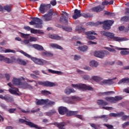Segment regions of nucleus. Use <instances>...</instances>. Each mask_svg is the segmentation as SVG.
<instances>
[{"instance_id": "obj_49", "label": "nucleus", "mask_w": 129, "mask_h": 129, "mask_svg": "<svg viewBox=\"0 0 129 129\" xmlns=\"http://www.w3.org/2000/svg\"><path fill=\"white\" fill-rule=\"evenodd\" d=\"M104 15H107L108 16H110V17H115V14H114V13H111L107 11L105 12Z\"/></svg>"}, {"instance_id": "obj_33", "label": "nucleus", "mask_w": 129, "mask_h": 129, "mask_svg": "<svg viewBox=\"0 0 129 129\" xmlns=\"http://www.w3.org/2000/svg\"><path fill=\"white\" fill-rule=\"evenodd\" d=\"M33 47L36 50H38V51H43V50H44V48H43L42 46L38 44H33Z\"/></svg>"}, {"instance_id": "obj_26", "label": "nucleus", "mask_w": 129, "mask_h": 129, "mask_svg": "<svg viewBox=\"0 0 129 129\" xmlns=\"http://www.w3.org/2000/svg\"><path fill=\"white\" fill-rule=\"evenodd\" d=\"M74 92H75V90H74V89H70L67 88L64 90V93H66V94H67L68 95H69L70 93H74Z\"/></svg>"}, {"instance_id": "obj_12", "label": "nucleus", "mask_w": 129, "mask_h": 129, "mask_svg": "<svg viewBox=\"0 0 129 129\" xmlns=\"http://www.w3.org/2000/svg\"><path fill=\"white\" fill-rule=\"evenodd\" d=\"M38 84L42 85L43 86H47V87H53V86H57V84L53 82L38 81Z\"/></svg>"}, {"instance_id": "obj_9", "label": "nucleus", "mask_w": 129, "mask_h": 129, "mask_svg": "<svg viewBox=\"0 0 129 129\" xmlns=\"http://www.w3.org/2000/svg\"><path fill=\"white\" fill-rule=\"evenodd\" d=\"M19 122H22V123H24V122H25V124H27V125L30 126V127H34V128H37V129L42 128L41 126H38V125L34 124L33 122L31 121H28L26 120H24L23 119H20Z\"/></svg>"}, {"instance_id": "obj_43", "label": "nucleus", "mask_w": 129, "mask_h": 129, "mask_svg": "<svg viewBox=\"0 0 129 129\" xmlns=\"http://www.w3.org/2000/svg\"><path fill=\"white\" fill-rule=\"evenodd\" d=\"M17 63H18V64H20V65H26L27 64V62H26V61H25L24 60H23L21 59H18L17 60Z\"/></svg>"}, {"instance_id": "obj_55", "label": "nucleus", "mask_w": 129, "mask_h": 129, "mask_svg": "<svg viewBox=\"0 0 129 129\" xmlns=\"http://www.w3.org/2000/svg\"><path fill=\"white\" fill-rule=\"evenodd\" d=\"M29 41L30 42H36V41H37V38L33 36H30L29 38Z\"/></svg>"}, {"instance_id": "obj_40", "label": "nucleus", "mask_w": 129, "mask_h": 129, "mask_svg": "<svg viewBox=\"0 0 129 129\" xmlns=\"http://www.w3.org/2000/svg\"><path fill=\"white\" fill-rule=\"evenodd\" d=\"M90 66L91 67H97L98 66V62L95 60H92L90 62Z\"/></svg>"}, {"instance_id": "obj_45", "label": "nucleus", "mask_w": 129, "mask_h": 129, "mask_svg": "<svg viewBox=\"0 0 129 129\" xmlns=\"http://www.w3.org/2000/svg\"><path fill=\"white\" fill-rule=\"evenodd\" d=\"M122 99V97H121L120 96H116L115 97H114V102L115 103V102H117V101H119V100H121Z\"/></svg>"}, {"instance_id": "obj_29", "label": "nucleus", "mask_w": 129, "mask_h": 129, "mask_svg": "<svg viewBox=\"0 0 129 129\" xmlns=\"http://www.w3.org/2000/svg\"><path fill=\"white\" fill-rule=\"evenodd\" d=\"M78 113V111H68L67 112V116H72V115H76Z\"/></svg>"}, {"instance_id": "obj_53", "label": "nucleus", "mask_w": 129, "mask_h": 129, "mask_svg": "<svg viewBox=\"0 0 129 129\" xmlns=\"http://www.w3.org/2000/svg\"><path fill=\"white\" fill-rule=\"evenodd\" d=\"M63 30H64L66 32H72V28H71V27H64V28H63Z\"/></svg>"}, {"instance_id": "obj_10", "label": "nucleus", "mask_w": 129, "mask_h": 129, "mask_svg": "<svg viewBox=\"0 0 129 129\" xmlns=\"http://www.w3.org/2000/svg\"><path fill=\"white\" fill-rule=\"evenodd\" d=\"M8 86H10V87L11 88V89H10L9 90V92L11 93V94H14V95H21V94L20 93V91H19V89L17 88H13V85H12V83H10L8 84Z\"/></svg>"}, {"instance_id": "obj_61", "label": "nucleus", "mask_w": 129, "mask_h": 129, "mask_svg": "<svg viewBox=\"0 0 129 129\" xmlns=\"http://www.w3.org/2000/svg\"><path fill=\"white\" fill-rule=\"evenodd\" d=\"M120 53L121 55H127V54H128V51H121Z\"/></svg>"}, {"instance_id": "obj_1", "label": "nucleus", "mask_w": 129, "mask_h": 129, "mask_svg": "<svg viewBox=\"0 0 129 129\" xmlns=\"http://www.w3.org/2000/svg\"><path fill=\"white\" fill-rule=\"evenodd\" d=\"M113 23H114V21L113 20H106L103 22L98 21L96 22V23L89 22V25H90V26H95L96 27L98 26V25H102L103 24V28L104 30H109Z\"/></svg>"}, {"instance_id": "obj_6", "label": "nucleus", "mask_w": 129, "mask_h": 129, "mask_svg": "<svg viewBox=\"0 0 129 129\" xmlns=\"http://www.w3.org/2000/svg\"><path fill=\"white\" fill-rule=\"evenodd\" d=\"M72 87L75 88V89H79V90H82L84 91L85 90H93V88L90 86H87L84 84H72Z\"/></svg>"}, {"instance_id": "obj_47", "label": "nucleus", "mask_w": 129, "mask_h": 129, "mask_svg": "<svg viewBox=\"0 0 129 129\" xmlns=\"http://www.w3.org/2000/svg\"><path fill=\"white\" fill-rule=\"evenodd\" d=\"M21 37H22V38H24V39H29V37H30V34H26L25 33H21Z\"/></svg>"}, {"instance_id": "obj_15", "label": "nucleus", "mask_w": 129, "mask_h": 129, "mask_svg": "<svg viewBox=\"0 0 129 129\" xmlns=\"http://www.w3.org/2000/svg\"><path fill=\"white\" fill-rule=\"evenodd\" d=\"M81 16V11L80 10H78V9H75L74 11V14L73 16V18L74 20H76L78 19V18H80Z\"/></svg>"}, {"instance_id": "obj_27", "label": "nucleus", "mask_w": 129, "mask_h": 129, "mask_svg": "<svg viewBox=\"0 0 129 129\" xmlns=\"http://www.w3.org/2000/svg\"><path fill=\"white\" fill-rule=\"evenodd\" d=\"M50 46L53 48L54 49H59V50H62L63 48L61 47V46L56 44V43H51L50 44Z\"/></svg>"}, {"instance_id": "obj_57", "label": "nucleus", "mask_w": 129, "mask_h": 129, "mask_svg": "<svg viewBox=\"0 0 129 129\" xmlns=\"http://www.w3.org/2000/svg\"><path fill=\"white\" fill-rule=\"evenodd\" d=\"M102 109H106V110H112V109H113V108L111 107H102Z\"/></svg>"}, {"instance_id": "obj_36", "label": "nucleus", "mask_w": 129, "mask_h": 129, "mask_svg": "<svg viewBox=\"0 0 129 129\" xmlns=\"http://www.w3.org/2000/svg\"><path fill=\"white\" fill-rule=\"evenodd\" d=\"M42 56H45V57H52L53 54L51 52L48 51H44L41 53Z\"/></svg>"}, {"instance_id": "obj_19", "label": "nucleus", "mask_w": 129, "mask_h": 129, "mask_svg": "<svg viewBox=\"0 0 129 129\" xmlns=\"http://www.w3.org/2000/svg\"><path fill=\"white\" fill-rule=\"evenodd\" d=\"M48 101V100L46 99H40V100H36V105H45L46 102Z\"/></svg>"}, {"instance_id": "obj_31", "label": "nucleus", "mask_w": 129, "mask_h": 129, "mask_svg": "<svg viewBox=\"0 0 129 129\" xmlns=\"http://www.w3.org/2000/svg\"><path fill=\"white\" fill-rule=\"evenodd\" d=\"M5 101L7 102H13L14 101V99H13V97L10 95H7L5 97Z\"/></svg>"}, {"instance_id": "obj_30", "label": "nucleus", "mask_w": 129, "mask_h": 129, "mask_svg": "<svg viewBox=\"0 0 129 129\" xmlns=\"http://www.w3.org/2000/svg\"><path fill=\"white\" fill-rule=\"evenodd\" d=\"M76 32H78L79 34H80L81 33H83L84 31H85V29L82 28V27L78 26L76 28Z\"/></svg>"}, {"instance_id": "obj_4", "label": "nucleus", "mask_w": 129, "mask_h": 129, "mask_svg": "<svg viewBox=\"0 0 129 129\" xmlns=\"http://www.w3.org/2000/svg\"><path fill=\"white\" fill-rule=\"evenodd\" d=\"M12 82L14 85H17L19 87H22V88L24 89L27 88H28V89H33V87L27 83L23 85V83H22V80L21 79L14 78Z\"/></svg>"}, {"instance_id": "obj_25", "label": "nucleus", "mask_w": 129, "mask_h": 129, "mask_svg": "<svg viewBox=\"0 0 129 129\" xmlns=\"http://www.w3.org/2000/svg\"><path fill=\"white\" fill-rule=\"evenodd\" d=\"M114 94V91H108L105 92H100L98 93V95L99 96H102V95H110V94Z\"/></svg>"}, {"instance_id": "obj_39", "label": "nucleus", "mask_w": 129, "mask_h": 129, "mask_svg": "<svg viewBox=\"0 0 129 129\" xmlns=\"http://www.w3.org/2000/svg\"><path fill=\"white\" fill-rule=\"evenodd\" d=\"M102 6H107V5H113V0L110 1H104L102 3Z\"/></svg>"}, {"instance_id": "obj_28", "label": "nucleus", "mask_w": 129, "mask_h": 129, "mask_svg": "<svg viewBox=\"0 0 129 129\" xmlns=\"http://www.w3.org/2000/svg\"><path fill=\"white\" fill-rule=\"evenodd\" d=\"M55 124L60 129H64V127L66 125V123L61 122V123H55Z\"/></svg>"}, {"instance_id": "obj_22", "label": "nucleus", "mask_w": 129, "mask_h": 129, "mask_svg": "<svg viewBox=\"0 0 129 129\" xmlns=\"http://www.w3.org/2000/svg\"><path fill=\"white\" fill-rule=\"evenodd\" d=\"M77 100H80V98L76 96H73L71 97V98L70 99L69 103H74V102H72V101H77Z\"/></svg>"}, {"instance_id": "obj_34", "label": "nucleus", "mask_w": 129, "mask_h": 129, "mask_svg": "<svg viewBox=\"0 0 129 129\" xmlns=\"http://www.w3.org/2000/svg\"><path fill=\"white\" fill-rule=\"evenodd\" d=\"M48 72L52 74H57V75H61L62 74V72L60 71H54L51 69H48Z\"/></svg>"}, {"instance_id": "obj_13", "label": "nucleus", "mask_w": 129, "mask_h": 129, "mask_svg": "<svg viewBox=\"0 0 129 129\" xmlns=\"http://www.w3.org/2000/svg\"><path fill=\"white\" fill-rule=\"evenodd\" d=\"M52 16H53V12L49 11L47 14H45L43 16V21L44 22H48L52 20Z\"/></svg>"}, {"instance_id": "obj_51", "label": "nucleus", "mask_w": 129, "mask_h": 129, "mask_svg": "<svg viewBox=\"0 0 129 129\" xmlns=\"http://www.w3.org/2000/svg\"><path fill=\"white\" fill-rule=\"evenodd\" d=\"M4 9L5 11H7V12H8V13H10V12L12 11L11 7H10V6L8 5L4 7Z\"/></svg>"}, {"instance_id": "obj_2", "label": "nucleus", "mask_w": 129, "mask_h": 129, "mask_svg": "<svg viewBox=\"0 0 129 129\" xmlns=\"http://www.w3.org/2000/svg\"><path fill=\"white\" fill-rule=\"evenodd\" d=\"M20 53H21V54H23V55L25 56V57H27V58H30L33 61V62H34V63H35L36 64H38V65H41L42 66H43V65L49 64L47 60H45L43 59H39L35 57H32L29 54L27 53L23 50H21Z\"/></svg>"}, {"instance_id": "obj_46", "label": "nucleus", "mask_w": 129, "mask_h": 129, "mask_svg": "<svg viewBox=\"0 0 129 129\" xmlns=\"http://www.w3.org/2000/svg\"><path fill=\"white\" fill-rule=\"evenodd\" d=\"M87 46H83L79 47V50L80 51H83V52H85L87 50Z\"/></svg>"}, {"instance_id": "obj_59", "label": "nucleus", "mask_w": 129, "mask_h": 129, "mask_svg": "<svg viewBox=\"0 0 129 129\" xmlns=\"http://www.w3.org/2000/svg\"><path fill=\"white\" fill-rule=\"evenodd\" d=\"M53 6L54 7V6H56L57 5V2H56V0H52L50 1V6Z\"/></svg>"}, {"instance_id": "obj_21", "label": "nucleus", "mask_w": 129, "mask_h": 129, "mask_svg": "<svg viewBox=\"0 0 129 129\" xmlns=\"http://www.w3.org/2000/svg\"><path fill=\"white\" fill-rule=\"evenodd\" d=\"M30 32L31 33V34H39V35H42L44 34V32H43V30L34 29L33 28H31Z\"/></svg>"}, {"instance_id": "obj_14", "label": "nucleus", "mask_w": 129, "mask_h": 129, "mask_svg": "<svg viewBox=\"0 0 129 129\" xmlns=\"http://www.w3.org/2000/svg\"><path fill=\"white\" fill-rule=\"evenodd\" d=\"M85 34L87 35V39H89V40H94L95 39V36L93 35H97L94 31H88L85 33Z\"/></svg>"}, {"instance_id": "obj_48", "label": "nucleus", "mask_w": 129, "mask_h": 129, "mask_svg": "<svg viewBox=\"0 0 129 129\" xmlns=\"http://www.w3.org/2000/svg\"><path fill=\"white\" fill-rule=\"evenodd\" d=\"M4 61H5V62H6V63H8V64L10 63H13V62H14L13 60L10 59V58L8 57H4Z\"/></svg>"}, {"instance_id": "obj_37", "label": "nucleus", "mask_w": 129, "mask_h": 129, "mask_svg": "<svg viewBox=\"0 0 129 129\" xmlns=\"http://www.w3.org/2000/svg\"><path fill=\"white\" fill-rule=\"evenodd\" d=\"M94 118L96 119V118H104V120H105V121H107V120H108V117H107V115H103L101 116H96L94 117Z\"/></svg>"}, {"instance_id": "obj_35", "label": "nucleus", "mask_w": 129, "mask_h": 129, "mask_svg": "<svg viewBox=\"0 0 129 129\" xmlns=\"http://www.w3.org/2000/svg\"><path fill=\"white\" fill-rule=\"evenodd\" d=\"M121 83H127L129 84V78L122 79L118 82V84H121Z\"/></svg>"}, {"instance_id": "obj_62", "label": "nucleus", "mask_w": 129, "mask_h": 129, "mask_svg": "<svg viewBox=\"0 0 129 129\" xmlns=\"http://www.w3.org/2000/svg\"><path fill=\"white\" fill-rule=\"evenodd\" d=\"M10 113H14L16 111V109L11 108L8 110Z\"/></svg>"}, {"instance_id": "obj_23", "label": "nucleus", "mask_w": 129, "mask_h": 129, "mask_svg": "<svg viewBox=\"0 0 129 129\" xmlns=\"http://www.w3.org/2000/svg\"><path fill=\"white\" fill-rule=\"evenodd\" d=\"M124 114L123 112H120L118 113H111L109 114L110 116H113L114 117L122 116Z\"/></svg>"}, {"instance_id": "obj_16", "label": "nucleus", "mask_w": 129, "mask_h": 129, "mask_svg": "<svg viewBox=\"0 0 129 129\" xmlns=\"http://www.w3.org/2000/svg\"><path fill=\"white\" fill-rule=\"evenodd\" d=\"M58 112L59 114H61V115H64V114H66V113H67L68 111V109L65 107H59L58 109Z\"/></svg>"}, {"instance_id": "obj_42", "label": "nucleus", "mask_w": 129, "mask_h": 129, "mask_svg": "<svg viewBox=\"0 0 129 129\" xmlns=\"http://www.w3.org/2000/svg\"><path fill=\"white\" fill-rule=\"evenodd\" d=\"M97 103L99 105H102L105 106V105H107V102H105L102 100H99L97 101Z\"/></svg>"}, {"instance_id": "obj_64", "label": "nucleus", "mask_w": 129, "mask_h": 129, "mask_svg": "<svg viewBox=\"0 0 129 129\" xmlns=\"http://www.w3.org/2000/svg\"><path fill=\"white\" fill-rule=\"evenodd\" d=\"M81 58V57H80V56L75 55L74 56V60H76L77 61V60H79Z\"/></svg>"}, {"instance_id": "obj_60", "label": "nucleus", "mask_w": 129, "mask_h": 129, "mask_svg": "<svg viewBox=\"0 0 129 129\" xmlns=\"http://www.w3.org/2000/svg\"><path fill=\"white\" fill-rule=\"evenodd\" d=\"M128 125H129V122H125L122 125V126L123 128H125V127L128 126Z\"/></svg>"}, {"instance_id": "obj_58", "label": "nucleus", "mask_w": 129, "mask_h": 129, "mask_svg": "<svg viewBox=\"0 0 129 129\" xmlns=\"http://www.w3.org/2000/svg\"><path fill=\"white\" fill-rule=\"evenodd\" d=\"M129 119V116L126 115H123L121 119L122 120H126V119Z\"/></svg>"}, {"instance_id": "obj_3", "label": "nucleus", "mask_w": 129, "mask_h": 129, "mask_svg": "<svg viewBox=\"0 0 129 129\" xmlns=\"http://www.w3.org/2000/svg\"><path fill=\"white\" fill-rule=\"evenodd\" d=\"M101 35L105 36L106 37H108L110 39H112L113 41H116V42H122V41H126V39L124 38H120L117 36H114V34L108 32H106L105 31H102L100 32Z\"/></svg>"}, {"instance_id": "obj_50", "label": "nucleus", "mask_w": 129, "mask_h": 129, "mask_svg": "<svg viewBox=\"0 0 129 129\" xmlns=\"http://www.w3.org/2000/svg\"><path fill=\"white\" fill-rule=\"evenodd\" d=\"M19 109L23 113H29V112H30V109H27L26 110H25L24 109L20 108Z\"/></svg>"}, {"instance_id": "obj_7", "label": "nucleus", "mask_w": 129, "mask_h": 129, "mask_svg": "<svg viewBox=\"0 0 129 129\" xmlns=\"http://www.w3.org/2000/svg\"><path fill=\"white\" fill-rule=\"evenodd\" d=\"M43 21L38 18L34 17L32 18V20L29 22V24L31 26H34L35 25V28H37L38 29H42L43 26Z\"/></svg>"}, {"instance_id": "obj_20", "label": "nucleus", "mask_w": 129, "mask_h": 129, "mask_svg": "<svg viewBox=\"0 0 129 129\" xmlns=\"http://www.w3.org/2000/svg\"><path fill=\"white\" fill-rule=\"evenodd\" d=\"M45 100H47L46 102L45 105L43 106V108H48L49 106H52L55 104V102L49 101V99H47Z\"/></svg>"}, {"instance_id": "obj_54", "label": "nucleus", "mask_w": 129, "mask_h": 129, "mask_svg": "<svg viewBox=\"0 0 129 129\" xmlns=\"http://www.w3.org/2000/svg\"><path fill=\"white\" fill-rule=\"evenodd\" d=\"M23 80H27V82H34L35 83V86H37V85L38 83H37V82L36 81H32L28 79H24V78H22Z\"/></svg>"}, {"instance_id": "obj_18", "label": "nucleus", "mask_w": 129, "mask_h": 129, "mask_svg": "<svg viewBox=\"0 0 129 129\" xmlns=\"http://www.w3.org/2000/svg\"><path fill=\"white\" fill-rule=\"evenodd\" d=\"M104 8L101 7L100 5L98 6L95 7H93L91 9V11L92 12H95L96 13H99V12L102 11V10L104 9Z\"/></svg>"}, {"instance_id": "obj_5", "label": "nucleus", "mask_w": 129, "mask_h": 129, "mask_svg": "<svg viewBox=\"0 0 129 129\" xmlns=\"http://www.w3.org/2000/svg\"><path fill=\"white\" fill-rule=\"evenodd\" d=\"M92 80H94V81H96V82H100V84H101V85H103L104 84H108V85H110L111 84H113L114 82L112 81V80L115 79H112L101 81L102 80V78L97 76L92 77Z\"/></svg>"}, {"instance_id": "obj_8", "label": "nucleus", "mask_w": 129, "mask_h": 129, "mask_svg": "<svg viewBox=\"0 0 129 129\" xmlns=\"http://www.w3.org/2000/svg\"><path fill=\"white\" fill-rule=\"evenodd\" d=\"M61 16H62L60 18V22L64 24V25H67L68 24V13L62 11Z\"/></svg>"}, {"instance_id": "obj_38", "label": "nucleus", "mask_w": 129, "mask_h": 129, "mask_svg": "<svg viewBox=\"0 0 129 129\" xmlns=\"http://www.w3.org/2000/svg\"><path fill=\"white\" fill-rule=\"evenodd\" d=\"M106 101L110 102L111 103H114V97H107L105 98Z\"/></svg>"}, {"instance_id": "obj_11", "label": "nucleus", "mask_w": 129, "mask_h": 129, "mask_svg": "<svg viewBox=\"0 0 129 129\" xmlns=\"http://www.w3.org/2000/svg\"><path fill=\"white\" fill-rule=\"evenodd\" d=\"M51 8V4H41L40 5V7L39 8V10L41 14H45V11H47L50 9Z\"/></svg>"}, {"instance_id": "obj_56", "label": "nucleus", "mask_w": 129, "mask_h": 129, "mask_svg": "<svg viewBox=\"0 0 129 129\" xmlns=\"http://www.w3.org/2000/svg\"><path fill=\"white\" fill-rule=\"evenodd\" d=\"M121 21H123V22H127L128 21V17L124 16L121 18Z\"/></svg>"}, {"instance_id": "obj_44", "label": "nucleus", "mask_w": 129, "mask_h": 129, "mask_svg": "<svg viewBox=\"0 0 129 129\" xmlns=\"http://www.w3.org/2000/svg\"><path fill=\"white\" fill-rule=\"evenodd\" d=\"M41 94H42V95H45V96L50 95V94H51V92L47 90H42L41 91Z\"/></svg>"}, {"instance_id": "obj_52", "label": "nucleus", "mask_w": 129, "mask_h": 129, "mask_svg": "<svg viewBox=\"0 0 129 129\" xmlns=\"http://www.w3.org/2000/svg\"><path fill=\"white\" fill-rule=\"evenodd\" d=\"M5 53H16V51L14 50H11L10 49H7L5 50H4Z\"/></svg>"}, {"instance_id": "obj_24", "label": "nucleus", "mask_w": 129, "mask_h": 129, "mask_svg": "<svg viewBox=\"0 0 129 129\" xmlns=\"http://www.w3.org/2000/svg\"><path fill=\"white\" fill-rule=\"evenodd\" d=\"M49 38H50V39H53V40H61L62 39V37L56 34H50L49 35Z\"/></svg>"}, {"instance_id": "obj_41", "label": "nucleus", "mask_w": 129, "mask_h": 129, "mask_svg": "<svg viewBox=\"0 0 129 129\" xmlns=\"http://www.w3.org/2000/svg\"><path fill=\"white\" fill-rule=\"evenodd\" d=\"M54 113H56V110L54 109L51 110L49 111V112H46L45 113V115H47V116H51V115H53Z\"/></svg>"}, {"instance_id": "obj_63", "label": "nucleus", "mask_w": 129, "mask_h": 129, "mask_svg": "<svg viewBox=\"0 0 129 129\" xmlns=\"http://www.w3.org/2000/svg\"><path fill=\"white\" fill-rule=\"evenodd\" d=\"M1 107H2V108H3V109H5V110H8V107H7V106H6V105L4 104H1Z\"/></svg>"}, {"instance_id": "obj_17", "label": "nucleus", "mask_w": 129, "mask_h": 129, "mask_svg": "<svg viewBox=\"0 0 129 129\" xmlns=\"http://www.w3.org/2000/svg\"><path fill=\"white\" fill-rule=\"evenodd\" d=\"M94 55L95 57H98V58H104L105 54L103 51H95Z\"/></svg>"}, {"instance_id": "obj_32", "label": "nucleus", "mask_w": 129, "mask_h": 129, "mask_svg": "<svg viewBox=\"0 0 129 129\" xmlns=\"http://www.w3.org/2000/svg\"><path fill=\"white\" fill-rule=\"evenodd\" d=\"M90 126L93 127L94 129H100L101 126H100V124H95L93 123H90Z\"/></svg>"}]
</instances>
